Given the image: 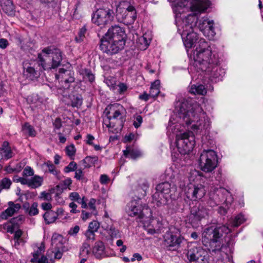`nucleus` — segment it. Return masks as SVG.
Returning <instances> with one entry per match:
<instances>
[{
    "mask_svg": "<svg viewBox=\"0 0 263 263\" xmlns=\"http://www.w3.org/2000/svg\"><path fill=\"white\" fill-rule=\"evenodd\" d=\"M220 191V190L216 189L209 193V198L208 201L209 206L213 208L220 204L221 201L218 197V193Z\"/></svg>",
    "mask_w": 263,
    "mask_h": 263,
    "instance_id": "25",
    "label": "nucleus"
},
{
    "mask_svg": "<svg viewBox=\"0 0 263 263\" xmlns=\"http://www.w3.org/2000/svg\"><path fill=\"white\" fill-rule=\"evenodd\" d=\"M24 220V217L23 215H19L12 218L10 221V223L14 225L17 228L20 224L23 223Z\"/></svg>",
    "mask_w": 263,
    "mask_h": 263,
    "instance_id": "48",
    "label": "nucleus"
},
{
    "mask_svg": "<svg viewBox=\"0 0 263 263\" xmlns=\"http://www.w3.org/2000/svg\"><path fill=\"white\" fill-rule=\"evenodd\" d=\"M209 0H193L191 9L193 14H189L181 21L176 22L178 32L181 34L183 44L188 51L194 45L196 47L198 40V34L194 31L197 23V14L204 11L210 5Z\"/></svg>",
    "mask_w": 263,
    "mask_h": 263,
    "instance_id": "3",
    "label": "nucleus"
},
{
    "mask_svg": "<svg viewBox=\"0 0 263 263\" xmlns=\"http://www.w3.org/2000/svg\"><path fill=\"white\" fill-rule=\"evenodd\" d=\"M217 163V156L213 150H204L201 154L199 164L202 171L212 172L216 167Z\"/></svg>",
    "mask_w": 263,
    "mask_h": 263,
    "instance_id": "7",
    "label": "nucleus"
},
{
    "mask_svg": "<svg viewBox=\"0 0 263 263\" xmlns=\"http://www.w3.org/2000/svg\"><path fill=\"white\" fill-rule=\"evenodd\" d=\"M156 191L169 196L171 191V184L168 182H164L158 184L156 188Z\"/></svg>",
    "mask_w": 263,
    "mask_h": 263,
    "instance_id": "29",
    "label": "nucleus"
},
{
    "mask_svg": "<svg viewBox=\"0 0 263 263\" xmlns=\"http://www.w3.org/2000/svg\"><path fill=\"white\" fill-rule=\"evenodd\" d=\"M213 24V20H209L207 17H204L199 20L197 18L196 27L198 28L205 36L213 37L215 35Z\"/></svg>",
    "mask_w": 263,
    "mask_h": 263,
    "instance_id": "15",
    "label": "nucleus"
},
{
    "mask_svg": "<svg viewBox=\"0 0 263 263\" xmlns=\"http://www.w3.org/2000/svg\"><path fill=\"white\" fill-rule=\"evenodd\" d=\"M44 54L43 56L39 54L38 59L44 70L54 69L58 67L62 60L61 51L53 47H47L42 50Z\"/></svg>",
    "mask_w": 263,
    "mask_h": 263,
    "instance_id": "6",
    "label": "nucleus"
},
{
    "mask_svg": "<svg viewBox=\"0 0 263 263\" xmlns=\"http://www.w3.org/2000/svg\"><path fill=\"white\" fill-rule=\"evenodd\" d=\"M209 211L203 204L199 203L191 209L190 214L188 216L187 221L193 228L199 227L202 219L209 216Z\"/></svg>",
    "mask_w": 263,
    "mask_h": 263,
    "instance_id": "9",
    "label": "nucleus"
},
{
    "mask_svg": "<svg viewBox=\"0 0 263 263\" xmlns=\"http://www.w3.org/2000/svg\"><path fill=\"white\" fill-rule=\"evenodd\" d=\"M43 254V250L37 248L36 251L32 253L33 257L32 258H35L36 259L42 256Z\"/></svg>",
    "mask_w": 263,
    "mask_h": 263,
    "instance_id": "62",
    "label": "nucleus"
},
{
    "mask_svg": "<svg viewBox=\"0 0 263 263\" xmlns=\"http://www.w3.org/2000/svg\"><path fill=\"white\" fill-rule=\"evenodd\" d=\"M69 199L73 202H77L81 205V207L83 209L87 208V199L85 196L81 197L80 195L77 192H72L69 194Z\"/></svg>",
    "mask_w": 263,
    "mask_h": 263,
    "instance_id": "26",
    "label": "nucleus"
},
{
    "mask_svg": "<svg viewBox=\"0 0 263 263\" xmlns=\"http://www.w3.org/2000/svg\"><path fill=\"white\" fill-rule=\"evenodd\" d=\"M98 161L97 156H87L83 160L85 167H89L92 165L96 164Z\"/></svg>",
    "mask_w": 263,
    "mask_h": 263,
    "instance_id": "41",
    "label": "nucleus"
},
{
    "mask_svg": "<svg viewBox=\"0 0 263 263\" xmlns=\"http://www.w3.org/2000/svg\"><path fill=\"white\" fill-rule=\"evenodd\" d=\"M102 39L115 40L117 41L119 40L120 42L126 43V34L125 29L117 25L112 26Z\"/></svg>",
    "mask_w": 263,
    "mask_h": 263,
    "instance_id": "14",
    "label": "nucleus"
},
{
    "mask_svg": "<svg viewBox=\"0 0 263 263\" xmlns=\"http://www.w3.org/2000/svg\"><path fill=\"white\" fill-rule=\"evenodd\" d=\"M105 111L107 119L104 121V123L109 130L113 133L121 131L125 121L123 106L117 103L111 104L107 106Z\"/></svg>",
    "mask_w": 263,
    "mask_h": 263,
    "instance_id": "5",
    "label": "nucleus"
},
{
    "mask_svg": "<svg viewBox=\"0 0 263 263\" xmlns=\"http://www.w3.org/2000/svg\"><path fill=\"white\" fill-rule=\"evenodd\" d=\"M34 174L33 170L30 166H26L23 170V177H30L32 176Z\"/></svg>",
    "mask_w": 263,
    "mask_h": 263,
    "instance_id": "54",
    "label": "nucleus"
},
{
    "mask_svg": "<svg viewBox=\"0 0 263 263\" xmlns=\"http://www.w3.org/2000/svg\"><path fill=\"white\" fill-rule=\"evenodd\" d=\"M87 32V29L85 26L82 27L79 33L78 36H77L75 38V40L77 43H81L84 41V38L85 37V34Z\"/></svg>",
    "mask_w": 263,
    "mask_h": 263,
    "instance_id": "43",
    "label": "nucleus"
},
{
    "mask_svg": "<svg viewBox=\"0 0 263 263\" xmlns=\"http://www.w3.org/2000/svg\"><path fill=\"white\" fill-rule=\"evenodd\" d=\"M43 181L42 177L36 175L28 179L27 185L31 189H36L42 185Z\"/></svg>",
    "mask_w": 263,
    "mask_h": 263,
    "instance_id": "30",
    "label": "nucleus"
},
{
    "mask_svg": "<svg viewBox=\"0 0 263 263\" xmlns=\"http://www.w3.org/2000/svg\"><path fill=\"white\" fill-rule=\"evenodd\" d=\"M40 198L41 199L48 201H49L52 199L51 194L46 192H43L41 193Z\"/></svg>",
    "mask_w": 263,
    "mask_h": 263,
    "instance_id": "57",
    "label": "nucleus"
},
{
    "mask_svg": "<svg viewBox=\"0 0 263 263\" xmlns=\"http://www.w3.org/2000/svg\"><path fill=\"white\" fill-rule=\"evenodd\" d=\"M100 48L101 50L108 54L112 55L118 53L123 49L125 43L122 41L111 39H103L100 40Z\"/></svg>",
    "mask_w": 263,
    "mask_h": 263,
    "instance_id": "12",
    "label": "nucleus"
},
{
    "mask_svg": "<svg viewBox=\"0 0 263 263\" xmlns=\"http://www.w3.org/2000/svg\"><path fill=\"white\" fill-rule=\"evenodd\" d=\"M105 83L110 88L115 87L116 85V81L114 78H107L105 80Z\"/></svg>",
    "mask_w": 263,
    "mask_h": 263,
    "instance_id": "56",
    "label": "nucleus"
},
{
    "mask_svg": "<svg viewBox=\"0 0 263 263\" xmlns=\"http://www.w3.org/2000/svg\"><path fill=\"white\" fill-rule=\"evenodd\" d=\"M93 231L87 230L85 233V236L87 240L93 241L95 239V234Z\"/></svg>",
    "mask_w": 263,
    "mask_h": 263,
    "instance_id": "59",
    "label": "nucleus"
},
{
    "mask_svg": "<svg viewBox=\"0 0 263 263\" xmlns=\"http://www.w3.org/2000/svg\"><path fill=\"white\" fill-rule=\"evenodd\" d=\"M114 13L109 8L97 9L92 16V22L100 28H104L114 20Z\"/></svg>",
    "mask_w": 263,
    "mask_h": 263,
    "instance_id": "10",
    "label": "nucleus"
},
{
    "mask_svg": "<svg viewBox=\"0 0 263 263\" xmlns=\"http://www.w3.org/2000/svg\"><path fill=\"white\" fill-rule=\"evenodd\" d=\"M189 92L193 95H204L206 93V89L203 85H193L191 87Z\"/></svg>",
    "mask_w": 263,
    "mask_h": 263,
    "instance_id": "32",
    "label": "nucleus"
},
{
    "mask_svg": "<svg viewBox=\"0 0 263 263\" xmlns=\"http://www.w3.org/2000/svg\"><path fill=\"white\" fill-rule=\"evenodd\" d=\"M44 219L46 224H50L54 222L57 219V214L52 210L47 211L43 215Z\"/></svg>",
    "mask_w": 263,
    "mask_h": 263,
    "instance_id": "34",
    "label": "nucleus"
},
{
    "mask_svg": "<svg viewBox=\"0 0 263 263\" xmlns=\"http://www.w3.org/2000/svg\"><path fill=\"white\" fill-rule=\"evenodd\" d=\"M43 70L44 69L40 59L32 63H25L24 65V74L27 78L31 80L37 79Z\"/></svg>",
    "mask_w": 263,
    "mask_h": 263,
    "instance_id": "13",
    "label": "nucleus"
},
{
    "mask_svg": "<svg viewBox=\"0 0 263 263\" xmlns=\"http://www.w3.org/2000/svg\"><path fill=\"white\" fill-rule=\"evenodd\" d=\"M77 205L74 202H71L69 204V207L71 209L70 212L71 213H77L80 212L79 211L77 210Z\"/></svg>",
    "mask_w": 263,
    "mask_h": 263,
    "instance_id": "63",
    "label": "nucleus"
},
{
    "mask_svg": "<svg viewBox=\"0 0 263 263\" xmlns=\"http://www.w3.org/2000/svg\"><path fill=\"white\" fill-rule=\"evenodd\" d=\"M109 180L108 177L105 174L101 175L100 178V182L102 184H106Z\"/></svg>",
    "mask_w": 263,
    "mask_h": 263,
    "instance_id": "64",
    "label": "nucleus"
},
{
    "mask_svg": "<svg viewBox=\"0 0 263 263\" xmlns=\"http://www.w3.org/2000/svg\"><path fill=\"white\" fill-rule=\"evenodd\" d=\"M160 82L159 80H156L152 84L149 93L151 98L157 97L159 94L160 92Z\"/></svg>",
    "mask_w": 263,
    "mask_h": 263,
    "instance_id": "33",
    "label": "nucleus"
},
{
    "mask_svg": "<svg viewBox=\"0 0 263 263\" xmlns=\"http://www.w3.org/2000/svg\"><path fill=\"white\" fill-rule=\"evenodd\" d=\"M183 240V238L180 235L167 234L165 236V241L166 243L170 247H178Z\"/></svg>",
    "mask_w": 263,
    "mask_h": 263,
    "instance_id": "22",
    "label": "nucleus"
},
{
    "mask_svg": "<svg viewBox=\"0 0 263 263\" xmlns=\"http://www.w3.org/2000/svg\"><path fill=\"white\" fill-rule=\"evenodd\" d=\"M245 220L243 215L240 214L236 216L233 221L232 225L234 227H238Z\"/></svg>",
    "mask_w": 263,
    "mask_h": 263,
    "instance_id": "49",
    "label": "nucleus"
},
{
    "mask_svg": "<svg viewBox=\"0 0 263 263\" xmlns=\"http://www.w3.org/2000/svg\"><path fill=\"white\" fill-rule=\"evenodd\" d=\"M4 228L7 230V232L12 234L14 233V230L17 228L12 224H11V225L6 224L4 226Z\"/></svg>",
    "mask_w": 263,
    "mask_h": 263,
    "instance_id": "60",
    "label": "nucleus"
},
{
    "mask_svg": "<svg viewBox=\"0 0 263 263\" xmlns=\"http://www.w3.org/2000/svg\"><path fill=\"white\" fill-rule=\"evenodd\" d=\"M105 230L111 238L121 237V232L118 229H116L113 225L107 226Z\"/></svg>",
    "mask_w": 263,
    "mask_h": 263,
    "instance_id": "35",
    "label": "nucleus"
},
{
    "mask_svg": "<svg viewBox=\"0 0 263 263\" xmlns=\"http://www.w3.org/2000/svg\"><path fill=\"white\" fill-rule=\"evenodd\" d=\"M63 240L64 238L62 235L55 233L52 237L51 245L52 247H54L55 249H60L62 251H66V249L63 246Z\"/></svg>",
    "mask_w": 263,
    "mask_h": 263,
    "instance_id": "24",
    "label": "nucleus"
},
{
    "mask_svg": "<svg viewBox=\"0 0 263 263\" xmlns=\"http://www.w3.org/2000/svg\"><path fill=\"white\" fill-rule=\"evenodd\" d=\"M76 149L73 144L67 146L65 148L66 155L70 158L71 159H74V156L76 154Z\"/></svg>",
    "mask_w": 263,
    "mask_h": 263,
    "instance_id": "47",
    "label": "nucleus"
},
{
    "mask_svg": "<svg viewBox=\"0 0 263 263\" xmlns=\"http://www.w3.org/2000/svg\"><path fill=\"white\" fill-rule=\"evenodd\" d=\"M83 102V98L80 95H73L71 98V105L74 107H79Z\"/></svg>",
    "mask_w": 263,
    "mask_h": 263,
    "instance_id": "42",
    "label": "nucleus"
},
{
    "mask_svg": "<svg viewBox=\"0 0 263 263\" xmlns=\"http://www.w3.org/2000/svg\"><path fill=\"white\" fill-rule=\"evenodd\" d=\"M230 232L228 227L225 225L211 226L205 228L202 234V241L213 252H223L226 248L222 241L223 234Z\"/></svg>",
    "mask_w": 263,
    "mask_h": 263,
    "instance_id": "4",
    "label": "nucleus"
},
{
    "mask_svg": "<svg viewBox=\"0 0 263 263\" xmlns=\"http://www.w3.org/2000/svg\"><path fill=\"white\" fill-rule=\"evenodd\" d=\"M205 252L200 247H193L190 249L186 254L190 262L203 263Z\"/></svg>",
    "mask_w": 263,
    "mask_h": 263,
    "instance_id": "18",
    "label": "nucleus"
},
{
    "mask_svg": "<svg viewBox=\"0 0 263 263\" xmlns=\"http://www.w3.org/2000/svg\"><path fill=\"white\" fill-rule=\"evenodd\" d=\"M72 183V180L70 178H67L66 179L60 181L59 184L57 187L60 190H63L68 187Z\"/></svg>",
    "mask_w": 263,
    "mask_h": 263,
    "instance_id": "46",
    "label": "nucleus"
},
{
    "mask_svg": "<svg viewBox=\"0 0 263 263\" xmlns=\"http://www.w3.org/2000/svg\"><path fill=\"white\" fill-rule=\"evenodd\" d=\"M38 204L37 202H33L27 212L30 216H34L39 213L37 209Z\"/></svg>",
    "mask_w": 263,
    "mask_h": 263,
    "instance_id": "50",
    "label": "nucleus"
},
{
    "mask_svg": "<svg viewBox=\"0 0 263 263\" xmlns=\"http://www.w3.org/2000/svg\"><path fill=\"white\" fill-rule=\"evenodd\" d=\"M193 55L198 71L204 73V77L212 82H217L221 80L224 71L218 66L219 60L212 54V49L204 39H200L198 41Z\"/></svg>",
    "mask_w": 263,
    "mask_h": 263,
    "instance_id": "2",
    "label": "nucleus"
},
{
    "mask_svg": "<svg viewBox=\"0 0 263 263\" xmlns=\"http://www.w3.org/2000/svg\"><path fill=\"white\" fill-rule=\"evenodd\" d=\"M13 180L16 182H20L22 184L27 185L28 179L25 178V177H20L16 176L14 177Z\"/></svg>",
    "mask_w": 263,
    "mask_h": 263,
    "instance_id": "58",
    "label": "nucleus"
},
{
    "mask_svg": "<svg viewBox=\"0 0 263 263\" xmlns=\"http://www.w3.org/2000/svg\"><path fill=\"white\" fill-rule=\"evenodd\" d=\"M77 167V164L74 161H71L69 164L64 168V172L66 173L74 171Z\"/></svg>",
    "mask_w": 263,
    "mask_h": 263,
    "instance_id": "52",
    "label": "nucleus"
},
{
    "mask_svg": "<svg viewBox=\"0 0 263 263\" xmlns=\"http://www.w3.org/2000/svg\"><path fill=\"white\" fill-rule=\"evenodd\" d=\"M99 223L97 221H93L89 224L88 230L97 232L99 228Z\"/></svg>",
    "mask_w": 263,
    "mask_h": 263,
    "instance_id": "53",
    "label": "nucleus"
},
{
    "mask_svg": "<svg viewBox=\"0 0 263 263\" xmlns=\"http://www.w3.org/2000/svg\"><path fill=\"white\" fill-rule=\"evenodd\" d=\"M187 197L192 200L201 199L206 193L205 187L201 184H191L185 192Z\"/></svg>",
    "mask_w": 263,
    "mask_h": 263,
    "instance_id": "16",
    "label": "nucleus"
},
{
    "mask_svg": "<svg viewBox=\"0 0 263 263\" xmlns=\"http://www.w3.org/2000/svg\"><path fill=\"white\" fill-rule=\"evenodd\" d=\"M168 200V197L164 194L156 191L153 195V202L157 206L166 205Z\"/></svg>",
    "mask_w": 263,
    "mask_h": 263,
    "instance_id": "23",
    "label": "nucleus"
},
{
    "mask_svg": "<svg viewBox=\"0 0 263 263\" xmlns=\"http://www.w3.org/2000/svg\"><path fill=\"white\" fill-rule=\"evenodd\" d=\"M176 146L181 154L191 152L195 144V137L192 133H183L176 136Z\"/></svg>",
    "mask_w": 263,
    "mask_h": 263,
    "instance_id": "8",
    "label": "nucleus"
},
{
    "mask_svg": "<svg viewBox=\"0 0 263 263\" xmlns=\"http://www.w3.org/2000/svg\"><path fill=\"white\" fill-rule=\"evenodd\" d=\"M23 132L29 136L34 137L36 135V132L33 126L28 123H25L22 127Z\"/></svg>",
    "mask_w": 263,
    "mask_h": 263,
    "instance_id": "39",
    "label": "nucleus"
},
{
    "mask_svg": "<svg viewBox=\"0 0 263 263\" xmlns=\"http://www.w3.org/2000/svg\"><path fill=\"white\" fill-rule=\"evenodd\" d=\"M0 4L6 13L11 14L13 12V6L11 0H0Z\"/></svg>",
    "mask_w": 263,
    "mask_h": 263,
    "instance_id": "36",
    "label": "nucleus"
},
{
    "mask_svg": "<svg viewBox=\"0 0 263 263\" xmlns=\"http://www.w3.org/2000/svg\"><path fill=\"white\" fill-rule=\"evenodd\" d=\"M12 184L11 180L4 178L0 181V192L3 189H9Z\"/></svg>",
    "mask_w": 263,
    "mask_h": 263,
    "instance_id": "45",
    "label": "nucleus"
},
{
    "mask_svg": "<svg viewBox=\"0 0 263 263\" xmlns=\"http://www.w3.org/2000/svg\"><path fill=\"white\" fill-rule=\"evenodd\" d=\"M92 252L97 258L101 259L107 256L105 252V246L103 242L99 241L95 243Z\"/></svg>",
    "mask_w": 263,
    "mask_h": 263,
    "instance_id": "21",
    "label": "nucleus"
},
{
    "mask_svg": "<svg viewBox=\"0 0 263 263\" xmlns=\"http://www.w3.org/2000/svg\"><path fill=\"white\" fill-rule=\"evenodd\" d=\"M175 110L178 117L196 134L205 135L210 129V118L201 106L191 100L182 99L176 103Z\"/></svg>",
    "mask_w": 263,
    "mask_h": 263,
    "instance_id": "1",
    "label": "nucleus"
},
{
    "mask_svg": "<svg viewBox=\"0 0 263 263\" xmlns=\"http://www.w3.org/2000/svg\"><path fill=\"white\" fill-rule=\"evenodd\" d=\"M126 212L129 216H138L139 219L151 216L150 209L148 206H142L140 201L132 200L127 205Z\"/></svg>",
    "mask_w": 263,
    "mask_h": 263,
    "instance_id": "11",
    "label": "nucleus"
},
{
    "mask_svg": "<svg viewBox=\"0 0 263 263\" xmlns=\"http://www.w3.org/2000/svg\"><path fill=\"white\" fill-rule=\"evenodd\" d=\"M13 156V153L9 146V143L8 141H4L0 147V161L3 159L8 160Z\"/></svg>",
    "mask_w": 263,
    "mask_h": 263,
    "instance_id": "20",
    "label": "nucleus"
},
{
    "mask_svg": "<svg viewBox=\"0 0 263 263\" xmlns=\"http://www.w3.org/2000/svg\"><path fill=\"white\" fill-rule=\"evenodd\" d=\"M80 230V227L78 226H76L73 228H71L68 231V234L70 235H76Z\"/></svg>",
    "mask_w": 263,
    "mask_h": 263,
    "instance_id": "61",
    "label": "nucleus"
},
{
    "mask_svg": "<svg viewBox=\"0 0 263 263\" xmlns=\"http://www.w3.org/2000/svg\"><path fill=\"white\" fill-rule=\"evenodd\" d=\"M136 12L135 9L133 6L128 7V12L125 14V19L127 20V23H133L136 18Z\"/></svg>",
    "mask_w": 263,
    "mask_h": 263,
    "instance_id": "37",
    "label": "nucleus"
},
{
    "mask_svg": "<svg viewBox=\"0 0 263 263\" xmlns=\"http://www.w3.org/2000/svg\"><path fill=\"white\" fill-rule=\"evenodd\" d=\"M81 74L83 76L84 80H88L90 83H92L95 81V77L92 73L91 71L89 69H82L81 71Z\"/></svg>",
    "mask_w": 263,
    "mask_h": 263,
    "instance_id": "40",
    "label": "nucleus"
},
{
    "mask_svg": "<svg viewBox=\"0 0 263 263\" xmlns=\"http://www.w3.org/2000/svg\"><path fill=\"white\" fill-rule=\"evenodd\" d=\"M90 250V245L85 242L83 243V245L80 249V254L82 255H88L89 253Z\"/></svg>",
    "mask_w": 263,
    "mask_h": 263,
    "instance_id": "51",
    "label": "nucleus"
},
{
    "mask_svg": "<svg viewBox=\"0 0 263 263\" xmlns=\"http://www.w3.org/2000/svg\"><path fill=\"white\" fill-rule=\"evenodd\" d=\"M43 4H46L49 8L52 9V12H57L60 9V0H39Z\"/></svg>",
    "mask_w": 263,
    "mask_h": 263,
    "instance_id": "27",
    "label": "nucleus"
},
{
    "mask_svg": "<svg viewBox=\"0 0 263 263\" xmlns=\"http://www.w3.org/2000/svg\"><path fill=\"white\" fill-rule=\"evenodd\" d=\"M142 118L140 115H137L135 117V119L133 123V125L136 128L139 127L142 123Z\"/></svg>",
    "mask_w": 263,
    "mask_h": 263,
    "instance_id": "55",
    "label": "nucleus"
},
{
    "mask_svg": "<svg viewBox=\"0 0 263 263\" xmlns=\"http://www.w3.org/2000/svg\"><path fill=\"white\" fill-rule=\"evenodd\" d=\"M151 41V37H148L147 34L145 33L138 39L137 43L140 49L145 50L149 45Z\"/></svg>",
    "mask_w": 263,
    "mask_h": 263,
    "instance_id": "28",
    "label": "nucleus"
},
{
    "mask_svg": "<svg viewBox=\"0 0 263 263\" xmlns=\"http://www.w3.org/2000/svg\"><path fill=\"white\" fill-rule=\"evenodd\" d=\"M49 258L50 256L48 252L46 256L42 255L40 258L39 257L36 259L35 258H31L30 262L32 263H49Z\"/></svg>",
    "mask_w": 263,
    "mask_h": 263,
    "instance_id": "44",
    "label": "nucleus"
},
{
    "mask_svg": "<svg viewBox=\"0 0 263 263\" xmlns=\"http://www.w3.org/2000/svg\"><path fill=\"white\" fill-rule=\"evenodd\" d=\"M123 153L125 157H129L133 159H136L141 155V152L139 150L133 148L130 146H127L126 149L123 151Z\"/></svg>",
    "mask_w": 263,
    "mask_h": 263,
    "instance_id": "31",
    "label": "nucleus"
},
{
    "mask_svg": "<svg viewBox=\"0 0 263 263\" xmlns=\"http://www.w3.org/2000/svg\"><path fill=\"white\" fill-rule=\"evenodd\" d=\"M128 12V7L127 8L122 7L121 6H118L116 8V17L119 22L124 21L125 14Z\"/></svg>",
    "mask_w": 263,
    "mask_h": 263,
    "instance_id": "38",
    "label": "nucleus"
},
{
    "mask_svg": "<svg viewBox=\"0 0 263 263\" xmlns=\"http://www.w3.org/2000/svg\"><path fill=\"white\" fill-rule=\"evenodd\" d=\"M55 78L64 88H68L70 84L74 82V72L70 70L60 68Z\"/></svg>",
    "mask_w": 263,
    "mask_h": 263,
    "instance_id": "17",
    "label": "nucleus"
},
{
    "mask_svg": "<svg viewBox=\"0 0 263 263\" xmlns=\"http://www.w3.org/2000/svg\"><path fill=\"white\" fill-rule=\"evenodd\" d=\"M8 205L9 207L1 214L0 218L2 219H7L9 217L12 216L21 208L20 204H15L12 201H9Z\"/></svg>",
    "mask_w": 263,
    "mask_h": 263,
    "instance_id": "19",
    "label": "nucleus"
}]
</instances>
